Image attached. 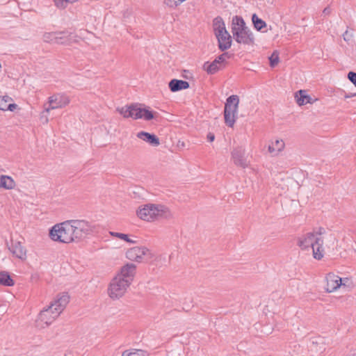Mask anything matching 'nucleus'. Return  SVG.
Wrapping results in <instances>:
<instances>
[{"mask_svg": "<svg viewBox=\"0 0 356 356\" xmlns=\"http://www.w3.org/2000/svg\"><path fill=\"white\" fill-rule=\"evenodd\" d=\"M232 33L235 41L239 44L248 46L255 44V38L242 17L236 15L232 18Z\"/></svg>", "mask_w": 356, "mask_h": 356, "instance_id": "1", "label": "nucleus"}, {"mask_svg": "<svg viewBox=\"0 0 356 356\" xmlns=\"http://www.w3.org/2000/svg\"><path fill=\"white\" fill-rule=\"evenodd\" d=\"M70 301L67 293H59L57 298L45 309L40 312L39 318L47 325L51 323L64 310Z\"/></svg>", "mask_w": 356, "mask_h": 356, "instance_id": "2", "label": "nucleus"}, {"mask_svg": "<svg viewBox=\"0 0 356 356\" xmlns=\"http://www.w3.org/2000/svg\"><path fill=\"white\" fill-rule=\"evenodd\" d=\"M140 104H131L122 107H118L116 111L124 118L144 119L147 121L154 118V113L146 108H141Z\"/></svg>", "mask_w": 356, "mask_h": 356, "instance_id": "3", "label": "nucleus"}, {"mask_svg": "<svg viewBox=\"0 0 356 356\" xmlns=\"http://www.w3.org/2000/svg\"><path fill=\"white\" fill-rule=\"evenodd\" d=\"M71 220H66L54 225L49 229V237L54 241L63 243H70L74 242L72 236V227Z\"/></svg>", "mask_w": 356, "mask_h": 356, "instance_id": "4", "label": "nucleus"}, {"mask_svg": "<svg viewBox=\"0 0 356 356\" xmlns=\"http://www.w3.org/2000/svg\"><path fill=\"white\" fill-rule=\"evenodd\" d=\"M168 208L161 204H147L137 210V216L146 221L154 220L156 217L163 216Z\"/></svg>", "mask_w": 356, "mask_h": 356, "instance_id": "5", "label": "nucleus"}, {"mask_svg": "<svg viewBox=\"0 0 356 356\" xmlns=\"http://www.w3.org/2000/svg\"><path fill=\"white\" fill-rule=\"evenodd\" d=\"M239 104V97L236 95L227 98L224 107L225 123L229 127H233L236 122V113Z\"/></svg>", "mask_w": 356, "mask_h": 356, "instance_id": "6", "label": "nucleus"}, {"mask_svg": "<svg viewBox=\"0 0 356 356\" xmlns=\"http://www.w3.org/2000/svg\"><path fill=\"white\" fill-rule=\"evenodd\" d=\"M72 227V236L74 242H79L86 238L88 235L92 233V226L88 221L83 220H71Z\"/></svg>", "mask_w": 356, "mask_h": 356, "instance_id": "7", "label": "nucleus"}, {"mask_svg": "<svg viewBox=\"0 0 356 356\" xmlns=\"http://www.w3.org/2000/svg\"><path fill=\"white\" fill-rule=\"evenodd\" d=\"M130 284L129 281H124L120 277H115L109 286L108 294L112 299L122 297Z\"/></svg>", "mask_w": 356, "mask_h": 356, "instance_id": "8", "label": "nucleus"}, {"mask_svg": "<svg viewBox=\"0 0 356 356\" xmlns=\"http://www.w3.org/2000/svg\"><path fill=\"white\" fill-rule=\"evenodd\" d=\"M126 257L131 261L142 262L144 259L149 260L152 258V254L146 247L136 246L129 248L126 252Z\"/></svg>", "mask_w": 356, "mask_h": 356, "instance_id": "9", "label": "nucleus"}, {"mask_svg": "<svg viewBox=\"0 0 356 356\" xmlns=\"http://www.w3.org/2000/svg\"><path fill=\"white\" fill-rule=\"evenodd\" d=\"M70 103L69 97L61 93L54 94L49 97V107L46 108L44 111L48 113L50 110L63 108Z\"/></svg>", "mask_w": 356, "mask_h": 356, "instance_id": "10", "label": "nucleus"}, {"mask_svg": "<svg viewBox=\"0 0 356 356\" xmlns=\"http://www.w3.org/2000/svg\"><path fill=\"white\" fill-rule=\"evenodd\" d=\"M245 153V150L242 147H236L232 151V159L236 166L242 168H245L248 166Z\"/></svg>", "mask_w": 356, "mask_h": 356, "instance_id": "11", "label": "nucleus"}, {"mask_svg": "<svg viewBox=\"0 0 356 356\" xmlns=\"http://www.w3.org/2000/svg\"><path fill=\"white\" fill-rule=\"evenodd\" d=\"M327 284L325 286V291L328 293L333 292L339 289L341 286H346L345 283H343L342 278L334 273H330L326 277Z\"/></svg>", "mask_w": 356, "mask_h": 356, "instance_id": "12", "label": "nucleus"}, {"mask_svg": "<svg viewBox=\"0 0 356 356\" xmlns=\"http://www.w3.org/2000/svg\"><path fill=\"white\" fill-rule=\"evenodd\" d=\"M136 266L134 264L128 263L122 267L120 273L115 277H120L124 281H129V284H131L136 274Z\"/></svg>", "mask_w": 356, "mask_h": 356, "instance_id": "13", "label": "nucleus"}, {"mask_svg": "<svg viewBox=\"0 0 356 356\" xmlns=\"http://www.w3.org/2000/svg\"><path fill=\"white\" fill-rule=\"evenodd\" d=\"M8 249L17 258L21 260H25L26 259V250L22 245L20 241L11 240V245L8 247Z\"/></svg>", "mask_w": 356, "mask_h": 356, "instance_id": "14", "label": "nucleus"}, {"mask_svg": "<svg viewBox=\"0 0 356 356\" xmlns=\"http://www.w3.org/2000/svg\"><path fill=\"white\" fill-rule=\"evenodd\" d=\"M226 33H221L220 35H216L218 39V46L220 51H225L229 49L232 45V37L227 31Z\"/></svg>", "mask_w": 356, "mask_h": 356, "instance_id": "15", "label": "nucleus"}, {"mask_svg": "<svg viewBox=\"0 0 356 356\" xmlns=\"http://www.w3.org/2000/svg\"><path fill=\"white\" fill-rule=\"evenodd\" d=\"M137 137L153 147H157L160 145V140L154 134L141 131L137 134Z\"/></svg>", "mask_w": 356, "mask_h": 356, "instance_id": "16", "label": "nucleus"}, {"mask_svg": "<svg viewBox=\"0 0 356 356\" xmlns=\"http://www.w3.org/2000/svg\"><path fill=\"white\" fill-rule=\"evenodd\" d=\"M314 234L312 232H308L305 235L298 238L297 245L302 249L305 250L309 247L314 246Z\"/></svg>", "mask_w": 356, "mask_h": 356, "instance_id": "17", "label": "nucleus"}, {"mask_svg": "<svg viewBox=\"0 0 356 356\" xmlns=\"http://www.w3.org/2000/svg\"><path fill=\"white\" fill-rule=\"evenodd\" d=\"M168 87L171 92H175L181 90L188 89L190 87V84L186 81L173 79L168 83Z\"/></svg>", "mask_w": 356, "mask_h": 356, "instance_id": "18", "label": "nucleus"}, {"mask_svg": "<svg viewBox=\"0 0 356 356\" xmlns=\"http://www.w3.org/2000/svg\"><path fill=\"white\" fill-rule=\"evenodd\" d=\"M295 98L296 99V102L299 106H303L308 103L311 104L312 97L307 94V92L303 90H300L296 92Z\"/></svg>", "mask_w": 356, "mask_h": 356, "instance_id": "19", "label": "nucleus"}, {"mask_svg": "<svg viewBox=\"0 0 356 356\" xmlns=\"http://www.w3.org/2000/svg\"><path fill=\"white\" fill-rule=\"evenodd\" d=\"M213 28L215 35H220L221 33H226L225 24L222 18L220 16L216 17L213 20Z\"/></svg>", "mask_w": 356, "mask_h": 356, "instance_id": "20", "label": "nucleus"}, {"mask_svg": "<svg viewBox=\"0 0 356 356\" xmlns=\"http://www.w3.org/2000/svg\"><path fill=\"white\" fill-rule=\"evenodd\" d=\"M56 33H45L43 35L44 41L46 42H52L54 40L58 44H67V39L65 36H57Z\"/></svg>", "mask_w": 356, "mask_h": 356, "instance_id": "21", "label": "nucleus"}, {"mask_svg": "<svg viewBox=\"0 0 356 356\" xmlns=\"http://www.w3.org/2000/svg\"><path fill=\"white\" fill-rule=\"evenodd\" d=\"M14 179L8 175H0V188L7 190L13 189L15 187Z\"/></svg>", "mask_w": 356, "mask_h": 356, "instance_id": "22", "label": "nucleus"}, {"mask_svg": "<svg viewBox=\"0 0 356 356\" xmlns=\"http://www.w3.org/2000/svg\"><path fill=\"white\" fill-rule=\"evenodd\" d=\"M222 69V67L215 63L214 60L211 63L207 61L203 65V70L209 74H214Z\"/></svg>", "mask_w": 356, "mask_h": 356, "instance_id": "23", "label": "nucleus"}, {"mask_svg": "<svg viewBox=\"0 0 356 356\" xmlns=\"http://www.w3.org/2000/svg\"><path fill=\"white\" fill-rule=\"evenodd\" d=\"M251 19L254 28L258 31H261L263 29L267 26L266 22L259 18L256 13L252 15Z\"/></svg>", "mask_w": 356, "mask_h": 356, "instance_id": "24", "label": "nucleus"}, {"mask_svg": "<svg viewBox=\"0 0 356 356\" xmlns=\"http://www.w3.org/2000/svg\"><path fill=\"white\" fill-rule=\"evenodd\" d=\"M0 284L6 286H12L15 284V282L8 272L0 271Z\"/></svg>", "mask_w": 356, "mask_h": 356, "instance_id": "25", "label": "nucleus"}, {"mask_svg": "<svg viewBox=\"0 0 356 356\" xmlns=\"http://www.w3.org/2000/svg\"><path fill=\"white\" fill-rule=\"evenodd\" d=\"M284 147V143L282 140H276L275 143L268 146V151L270 153L280 152Z\"/></svg>", "mask_w": 356, "mask_h": 356, "instance_id": "26", "label": "nucleus"}, {"mask_svg": "<svg viewBox=\"0 0 356 356\" xmlns=\"http://www.w3.org/2000/svg\"><path fill=\"white\" fill-rule=\"evenodd\" d=\"M122 356H148V354L146 351L140 349H132L131 352L124 350Z\"/></svg>", "mask_w": 356, "mask_h": 356, "instance_id": "27", "label": "nucleus"}, {"mask_svg": "<svg viewBox=\"0 0 356 356\" xmlns=\"http://www.w3.org/2000/svg\"><path fill=\"white\" fill-rule=\"evenodd\" d=\"M110 234L111 236L117 237L120 239L124 240L127 243H136L135 241H133L131 238H129L128 234L120 233V232H111Z\"/></svg>", "mask_w": 356, "mask_h": 356, "instance_id": "28", "label": "nucleus"}, {"mask_svg": "<svg viewBox=\"0 0 356 356\" xmlns=\"http://www.w3.org/2000/svg\"><path fill=\"white\" fill-rule=\"evenodd\" d=\"M313 255L316 259L320 260L323 257V246H312Z\"/></svg>", "mask_w": 356, "mask_h": 356, "instance_id": "29", "label": "nucleus"}, {"mask_svg": "<svg viewBox=\"0 0 356 356\" xmlns=\"http://www.w3.org/2000/svg\"><path fill=\"white\" fill-rule=\"evenodd\" d=\"M279 53L277 51L273 52L269 57V64L271 67H275L279 63Z\"/></svg>", "mask_w": 356, "mask_h": 356, "instance_id": "30", "label": "nucleus"}, {"mask_svg": "<svg viewBox=\"0 0 356 356\" xmlns=\"http://www.w3.org/2000/svg\"><path fill=\"white\" fill-rule=\"evenodd\" d=\"M225 57L229 58V55L228 52H225L220 56H217L214 61L215 63H218L220 66H221L222 68L224 67L225 65Z\"/></svg>", "mask_w": 356, "mask_h": 356, "instance_id": "31", "label": "nucleus"}, {"mask_svg": "<svg viewBox=\"0 0 356 356\" xmlns=\"http://www.w3.org/2000/svg\"><path fill=\"white\" fill-rule=\"evenodd\" d=\"M13 101L12 98L5 95L0 97V110L6 111V106H8V102Z\"/></svg>", "mask_w": 356, "mask_h": 356, "instance_id": "32", "label": "nucleus"}, {"mask_svg": "<svg viewBox=\"0 0 356 356\" xmlns=\"http://www.w3.org/2000/svg\"><path fill=\"white\" fill-rule=\"evenodd\" d=\"M55 5L58 8H65L69 2H70V0H54Z\"/></svg>", "mask_w": 356, "mask_h": 356, "instance_id": "33", "label": "nucleus"}, {"mask_svg": "<svg viewBox=\"0 0 356 356\" xmlns=\"http://www.w3.org/2000/svg\"><path fill=\"white\" fill-rule=\"evenodd\" d=\"M347 78L356 87V72L353 71L349 72Z\"/></svg>", "mask_w": 356, "mask_h": 356, "instance_id": "34", "label": "nucleus"}, {"mask_svg": "<svg viewBox=\"0 0 356 356\" xmlns=\"http://www.w3.org/2000/svg\"><path fill=\"white\" fill-rule=\"evenodd\" d=\"M343 38L345 41L349 42L353 38V34L350 33L348 31H346L343 34Z\"/></svg>", "mask_w": 356, "mask_h": 356, "instance_id": "35", "label": "nucleus"}, {"mask_svg": "<svg viewBox=\"0 0 356 356\" xmlns=\"http://www.w3.org/2000/svg\"><path fill=\"white\" fill-rule=\"evenodd\" d=\"M314 246H323V240L319 237H316V238L314 237Z\"/></svg>", "mask_w": 356, "mask_h": 356, "instance_id": "36", "label": "nucleus"}, {"mask_svg": "<svg viewBox=\"0 0 356 356\" xmlns=\"http://www.w3.org/2000/svg\"><path fill=\"white\" fill-rule=\"evenodd\" d=\"M17 108V105L15 103L8 104L6 106V111H14Z\"/></svg>", "mask_w": 356, "mask_h": 356, "instance_id": "37", "label": "nucleus"}, {"mask_svg": "<svg viewBox=\"0 0 356 356\" xmlns=\"http://www.w3.org/2000/svg\"><path fill=\"white\" fill-rule=\"evenodd\" d=\"M341 94H343L344 99L356 97V92L355 93H347L344 90H341Z\"/></svg>", "mask_w": 356, "mask_h": 356, "instance_id": "38", "label": "nucleus"}, {"mask_svg": "<svg viewBox=\"0 0 356 356\" xmlns=\"http://www.w3.org/2000/svg\"><path fill=\"white\" fill-rule=\"evenodd\" d=\"M207 140L210 143L215 140V135L213 133L209 132L207 136Z\"/></svg>", "mask_w": 356, "mask_h": 356, "instance_id": "39", "label": "nucleus"}, {"mask_svg": "<svg viewBox=\"0 0 356 356\" xmlns=\"http://www.w3.org/2000/svg\"><path fill=\"white\" fill-rule=\"evenodd\" d=\"M318 343H323V339L320 338V337H317V338H314L312 339V344L314 345V344H318Z\"/></svg>", "mask_w": 356, "mask_h": 356, "instance_id": "40", "label": "nucleus"}, {"mask_svg": "<svg viewBox=\"0 0 356 356\" xmlns=\"http://www.w3.org/2000/svg\"><path fill=\"white\" fill-rule=\"evenodd\" d=\"M330 8L329 7H326L323 9V13L325 15H330Z\"/></svg>", "mask_w": 356, "mask_h": 356, "instance_id": "41", "label": "nucleus"}, {"mask_svg": "<svg viewBox=\"0 0 356 356\" xmlns=\"http://www.w3.org/2000/svg\"><path fill=\"white\" fill-rule=\"evenodd\" d=\"M325 233V229L323 227H319L318 231L316 232V234L321 235Z\"/></svg>", "mask_w": 356, "mask_h": 356, "instance_id": "42", "label": "nucleus"}, {"mask_svg": "<svg viewBox=\"0 0 356 356\" xmlns=\"http://www.w3.org/2000/svg\"><path fill=\"white\" fill-rule=\"evenodd\" d=\"M343 280V283H345L346 284V283L349 281V279L348 278H344V279H342Z\"/></svg>", "mask_w": 356, "mask_h": 356, "instance_id": "43", "label": "nucleus"}, {"mask_svg": "<svg viewBox=\"0 0 356 356\" xmlns=\"http://www.w3.org/2000/svg\"><path fill=\"white\" fill-rule=\"evenodd\" d=\"M78 0H70V3H73V2H75V1H77Z\"/></svg>", "mask_w": 356, "mask_h": 356, "instance_id": "44", "label": "nucleus"}, {"mask_svg": "<svg viewBox=\"0 0 356 356\" xmlns=\"http://www.w3.org/2000/svg\"><path fill=\"white\" fill-rule=\"evenodd\" d=\"M64 33H65L64 32H60L58 34H59V35H63V34H64Z\"/></svg>", "mask_w": 356, "mask_h": 356, "instance_id": "45", "label": "nucleus"}, {"mask_svg": "<svg viewBox=\"0 0 356 356\" xmlns=\"http://www.w3.org/2000/svg\"><path fill=\"white\" fill-rule=\"evenodd\" d=\"M186 79H188V76H187V74H185V76H184Z\"/></svg>", "mask_w": 356, "mask_h": 356, "instance_id": "46", "label": "nucleus"}, {"mask_svg": "<svg viewBox=\"0 0 356 356\" xmlns=\"http://www.w3.org/2000/svg\"><path fill=\"white\" fill-rule=\"evenodd\" d=\"M186 79H188V76H187V74H185V76H184Z\"/></svg>", "mask_w": 356, "mask_h": 356, "instance_id": "47", "label": "nucleus"}]
</instances>
